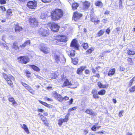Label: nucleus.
<instances>
[{"mask_svg": "<svg viewBox=\"0 0 135 135\" xmlns=\"http://www.w3.org/2000/svg\"><path fill=\"white\" fill-rule=\"evenodd\" d=\"M63 11L61 9L56 8L53 10L50 13V17L53 21H57L63 16Z\"/></svg>", "mask_w": 135, "mask_h": 135, "instance_id": "nucleus-1", "label": "nucleus"}, {"mask_svg": "<svg viewBox=\"0 0 135 135\" xmlns=\"http://www.w3.org/2000/svg\"><path fill=\"white\" fill-rule=\"evenodd\" d=\"M2 74L3 78L6 81L7 84L11 88H13L14 85L12 80L15 81V78L14 77L10 74L8 75L4 73H2Z\"/></svg>", "mask_w": 135, "mask_h": 135, "instance_id": "nucleus-2", "label": "nucleus"}, {"mask_svg": "<svg viewBox=\"0 0 135 135\" xmlns=\"http://www.w3.org/2000/svg\"><path fill=\"white\" fill-rule=\"evenodd\" d=\"M28 23L33 28L38 27L40 22L35 17H31L28 19Z\"/></svg>", "mask_w": 135, "mask_h": 135, "instance_id": "nucleus-3", "label": "nucleus"}, {"mask_svg": "<svg viewBox=\"0 0 135 135\" xmlns=\"http://www.w3.org/2000/svg\"><path fill=\"white\" fill-rule=\"evenodd\" d=\"M38 33L41 36L44 37L48 36L50 34L49 30L46 27L40 28L39 30Z\"/></svg>", "mask_w": 135, "mask_h": 135, "instance_id": "nucleus-4", "label": "nucleus"}, {"mask_svg": "<svg viewBox=\"0 0 135 135\" xmlns=\"http://www.w3.org/2000/svg\"><path fill=\"white\" fill-rule=\"evenodd\" d=\"M47 25L51 31L54 32H58L60 27L57 23L54 22H49L47 23Z\"/></svg>", "mask_w": 135, "mask_h": 135, "instance_id": "nucleus-5", "label": "nucleus"}, {"mask_svg": "<svg viewBox=\"0 0 135 135\" xmlns=\"http://www.w3.org/2000/svg\"><path fill=\"white\" fill-rule=\"evenodd\" d=\"M18 62L21 64H26L30 61V59L28 56L23 55L18 57Z\"/></svg>", "mask_w": 135, "mask_h": 135, "instance_id": "nucleus-6", "label": "nucleus"}, {"mask_svg": "<svg viewBox=\"0 0 135 135\" xmlns=\"http://www.w3.org/2000/svg\"><path fill=\"white\" fill-rule=\"evenodd\" d=\"M90 21L92 22H94V24L95 25L98 24L100 22V20H98L97 17L95 15L93 8H92L90 10Z\"/></svg>", "mask_w": 135, "mask_h": 135, "instance_id": "nucleus-7", "label": "nucleus"}, {"mask_svg": "<svg viewBox=\"0 0 135 135\" xmlns=\"http://www.w3.org/2000/svg\"><path fill=\"white\" fill-rule=\"evenodd\" d=\"M26 6L30 9H35L37 7V1L35 0L30 1L27 2Z\"/></svg>", "mask_w": 135, "mask_h": 135, "instance_id": "nucleus-8", "label": "nucleus"}, {"mask_svg": "<svg viewBox=\"0 0 135 135\" xmlns=\"http://www.w3.org/2000/svg\"><path fill=\"white\" fill-rule=\"evenodd\" d=\"M40 51L45 54H47L50 52L49 49L44 44H41L39 46Z\"/></svg>", "mask_w": 135, "mask_h": 135, "instance_id": "nucleus-9", "label": "nucleus"}, {"mask_svg": "<svg viewBox=\"0 0 135 135\" xmlns=\"http://www.w3.org/2000/svg\"><path fill=\"white\" fill-rule=\"evenodd\" d=\"M70 46L77 50H78L79 49V46L78 44V41L75 39H74L72 40Z\"/></svg>", "mask_w": 135, "mask_h": 135, "instance_id": "nucleus-10", "label": "nucleus"}, {"mask_svg": "<svg viewBox=\"0 0 135 135\" xmlns=\"http://www.w3.org/2000/svg\"><path fill=\"white\" fill-rule=\"evenodd\" d=\"M66 51L68 56L71 58L75 56V50H73L69 48L67 49Z\"/></svg>", "mask_w": 135, "mask_h": 135, "instance_id": "nucleus-11", "label": "nucleus"}, {"mask_svg": "<svg viewBox=\"0 0 135 135\" xmlns=\"http://www.w3.org/2000/svg\"><path fill=\"white\" fill-rule=\"evenodd\" d=\"M82 16L81 13H79L77 11H76L74 13L73 18L75 21H76L79 19Z\"/></svg>", "mask_w": 135, "mask_h": 135, "instance_id": "nucleus-12", "label": "nucleus"}, {"mask_svg": "<svg viewBox=\"0 0 135 135\" xmlns=\"http://www.w3.org/2000/svg\"><path fill=\"white\" fill-rule=\"evenodd\" d=\"M14 29L16 32H20L22 31L23 28L19 26L18 23H17L14 25Z\"/></svg>", "mask_w": 135, "mask_h": 135, "instance_id": "nucleus-13", "label": "nucleus"}, {"mask_svg": "<svg viewBox=\"0 0 135 135\" xmlns=\"http://www.w3.org/2000/svg\"><path fill=\"white\" fill-rule=\"evenodd\" d=\"M8 100L9 102L12 103L13 105H16L17 104V102L15 101L14 98L10 95L8 97Z\"/></svg>", "mask_w": 135, "mask_h": 135, "instance_id": "nucleus-14", "label": "nucleus"}, {"mask_svg": "<svg viewBox=\"0 0 135 135\" xmlns=\"http://www.w3.org/2000/svg\"><path fill=\"white\" fill-rule=\"evenodd\" d=\"M5 15L6 17L8 18L10 16H12L13 15L12 10L11 9H7L6 11Z\"/></svg>", "mask_w": 135, "mask_h": 135, "instance_id": "nucleus-15", "label": "nucleus"}, {"mask_svg": "<svg viewBox=\"0 0 135 135\" xmlns=\"http://www.w3.org/2000/svg\"><path fill=\"white\" fill-rule=\"evenodd\" d=\"M31 44V41L30 40L26 41L24 43L20 45V47L22 49H24L26 46L28 45H30Z\"/></svg>", "mask_w": 135, "mask_h": 135, "instance_id": "nucleus-16", "label": "nucleus"}, {"mask_svg": "<svg viewBox=\"0 0 135 135\" xmlns=\"http://www.w3.org/2000/svg\"><path fill=\"white\" fill-rule=\"evenodd\" d=\"M12 48L15 50H18L19 49V47L18 46V42L16 41H15L13 44Z\"/></svg>", "mask_w": 135, "mask_h": 135, "instance_id": "nucleus-17", "label": "nucleus"}, {"mask_svg": "<svg viewBox=\"0 0 135 135\" xmlns=\"http://www.w3.org/2000/svg\"><path fill=\"white\" fill-rule=\"evenodd\" d=\"M28 66L35 71L38 72L40 71V69L39 68L35 65H29Z\"/></svg>", "mask_w": 135, "mask_h": 135, "instance_id": "nucleus-18", "label": "nucleus"}, {"mask_svg": "<svg viewBox=\"0 0 135 135\" xmlns=\"http://www.w3.org/2000/svg\"><path fill=\"white\" fill-rule=\"evenodd\" d=\"M71 85V81H70L69 80L67 79H64V83L63 84V86H68Z\"/></svg>", "mask_w": 135, "mask_h": 135, "instance_id": "nucleus-19", "label": "nucleus"}, {"mask_svg": "<svg viewBox=\"0 0 135 135\" xmlns=\"http://www.w3.org/2000/svg\"><path fill=\"white\" fill-rule=\"evenodd\" d=\"M79 6V4L76 2H74L71 5L72 9L73 11H75L77 9Z\"/></svg>", "mask_w": 135, "mask_h": 135, "instance_id": "nucleus-20", "label": "nucleus"}, {"mask_svg": "<svg viewBox=\"0 0 135 135\" xmlns=\"http://www.w3.org/2000/svg\"><path fill=\"white\" fill-rule=\"evenodd\" d=\"M25 88L32 94H34L35 91L29 85H27Z\"/></svg>", "mask_w": 135, "mask_h": 135, "instance_id": "nucleus-21", "label": "nucleus"}, {"mask_svg": "<svg viewBox=\"0 0 135 135\" xmlns=\"http://www.w3.org/2000/svg\"><path fill=\"white\" fill-rule=\"evenodd\" d=\"M54 59L56 63L58 64L60 62V57L59 55L55 54L54 56Z\"/></svg>", "mask_w": 135, "mask_h": 135, "instance_id": "nucleus-22", "label": "nucleus"}, {"mask_svg": "<svg viewBox=\"0 0 135 135\" xmlns=\"http://www.w3.org/2000/svg\"><path fill=\"white\" fill-rule=\"evenodd\" d=\"M38 101L40 103L47 107L50 108L52 107V105L48 104L46 102H43L40 100H39Z\"/></svg>", "mask_w": 135, "mask_h": 135, "instance_id": "nucleus-23", "label": "nucleus"}, {"mask_svg": "<svg viewBox=\"0 0 135 135\" xmlns=\"http://www.w3.org/2000/svg\"><path fill=\"white\" fill-rule=\"evenodd\" d=\"M62 97V96L60 94H58L57 93L55 94V98L59 102H61Z\"/></svg>", "mask_w": 135, "mask_h": 135, "instance_id": "nucleus-24", "label": "nucleus"}, {"mask_svg": "<svg viewBox=\"0 0 135 135\" xmlns=\"http://www.w3.org/2000/svg\"><path fill=\"white\" fill-rule=\"evenodd\" d=\"M60 38V42H66L68 41L67 37L64 35H61Z\"/></svg>", "mask_w": 135, "mask_h": 135, "instance_id": "nucleus-25", "label": "nucleus"}, {"mask_svg": "<svg viewBox=\"0 0 135 135\" xmlns=\"http://www.w3.org/2000/svg\"><path fill=\"white\" fill-rule=\"evenodd\" d=\"M115 68H113L111 69L109 71L108 73V75L109 76H111L113 75L115 73Z\"/></svg>", "mask_w": 135, "mask_h": 135, "instance_id": "nucleus-26", "label": "nucleus"}, {"mask_svg": "<svg viewBox=\"0 0 135 135\" xmlns=\"http://www.w3.org/2000/svg\"><path fill=\"white\" fill-rule=\"evenodd\" d=\"M70 115V114L69 113H68L65 116L64 118H61V120H62L63 123L65 122H66L68 121L69 119V116Z\"/></svg>", "mask_w": 135, "mask_h": 135, "instance_id": "nucleus-27", "label": "nucleus"}, {"mask_svg": "<svg viewBox=\"0 0 135 135\" xmlns=\"http://www.w3.org/2000/svg\"><path fill=\"white\" fill-rule=\"evenodd\" d=\"M84 69V67L83 66H81L79 68H78L76 71L77 74H80L82 73Z\"/></svg>", "mask_w": 135, "mask_h": 135, "instance_id": "nucleus-28", "label": "nucleus"}, {"mask_svg": "<svg viewBox=\"0 0 135 135\" xmlns=\"http://www.w3.org/2000/svg\"><path fill=\"white\" fill-rule=\"evenodd\" d=\"M42 121L43 122L44 124L46 126L49 127V123L48 121V120L47 118L42 119Z\"/></svg>", "mask_w": 135, "mask_h": 135, "instance_id": "nucleus-29", "label": "nucleus"}, {"mask_svg": "<svg viewBox=\"0 0 135 135\" xmlns=\"http://www.w3.org/2000/svg\"><path fill=\"white\" fill-rule=\"evenodd\" d=\"M61 35H57L54 36V40L57 42H60Z\"/></svg>", "mask_w": 135, "mask_h": 135, "instance_id": "nucleus-30", "label": "nucleus"}, {"mask_svg": "<svg viewBox=\"0 0 135 135\" xmlns=\"http://www.w3.org/2000/svg\"><path fill=\"white\" fill-rule=\"evenodd\" d=\"M71 58V61L72 63L74 65H76L78 62V60L77 57H76L74 58Z\"/></svg>", "mask_w": 135, "mask_h": 135, "instance_id": "nucleus-31", "label": "nucleus"}, {"mask_svg": "<svg viewBox=\"0 0 135 135\" xmlns=\"http://www.w3.org/2000/svg\"><path fill=\"white\" fill-rule=\"evenodd\" d=\"M22 128L27 133H29L28 128L25 124H23V126L22 127Z\"/></svg>", "mask_w": 135, "mask_h": 135, "instance_id": "nucleus-32", "label": "nucleus"}, {"mask_svg": "<svg viewBox=\"0 0 135 135\" xmlns=\"http://www.w3.org/2000/svg\"><path fill=\"white\" fill-rule=\"evenodd\" d=\"M85 112H86L87 114L93 116L95 115V113L93 112L92 110L87 109Z\"/></svg>", "mask_w": 135, "mask_h": 135, "instance_id": "nucleus-33", "label": "nucleus"}, {"mask_svg": "<svg viewBox=\"0 0 135 135\" xmlns=\"http://www.w3.org/2000/svg\"><path fill=\"white\" fill-rule=\"evenodd\" d=\"M90 5V3L87 1H85V9H88Z\"/></svg>", "mask_w": 135, "mask_h": 135, "instance_id": "nucleus-34", "label": "nucleus"}, {"mask_svg": "<svg viewBox=\"0 0 135 135\" xmlns=\"http://www.w3.org/2000/svg\"><path fill=\"white\" fill-rule=\"evenodd\" d=\"M96 6L98 7H102L103 6V4L102 2L100 1H98L95 3Z\"/></svg>", "mask_w": 135, "mask_h": 135, "instance_id": "nucleus-35", "label": "nucleus"}, {"mask_svg": "<svg viewBox=\"0 0 135 135\" xmlns=\"http://www.w3.org/2000/svg\"><path fill=\"white\" fill-rule=\"evenodd\" d=\"M98 86L100 88H106V86L103 85L100 82H98Z\"/></svg>", "mask_w": 135, "mask_h": 135, "instance_id": "nucleus-36", "label": "nucleus"}, {"mask_svg": "<svg viewBox=\"0 0 135 135\" xmlns=\"http://www.w3.org/2000/svg\"><path fill=\"white\" fill-rule=\"evenodd\" d=\"M127 53L130 55H133L135 54L134 51L133 50H127Z\"/></svg>", "mask_w": 135, "mask_h": 135, "instance_id": "nucleus-37", "label": "nucleus"}, {"mask_svg": "<svg viewBox=\"0 0 135 135\" xmlns=\"http://www.w3.org/2000/svg\"><path fill=\"white\" fill-rule=\"evenodd\" d=\"M106 91L105 90H102L99 91L98 94L100 95H104Z\"/></svg>", "mask_w": 135, "mask_h": 135, "instance_id": "nucleus-38", "label": "nucleus"}, {"mask_svg": "<svg viewBox=\"0 0 135 135\" xmlns=\"http://www.w3.org/2000/svg\"><path fill=\"white\" fill-rule=\"evenodd\" d=\"M94 50V49L93 48L91 47L86 51V54H90Z\"/></svg>", "mask_w": 135, "mask_h": 135, "instance_id": "nucleus-39", "label": "nucleus"}, {"mask_svg": "<svg viewBox=\"0 0 135 135\" xmlns=\"http://www.w3.org/2000/svg\"><path fill=\"white\" fill-rule=\"evenodd\" d=\"M25 73L26 74V75L28 78H29L30 77L31 73L28 70H26L25 71Z\"/></svg>", "mask_w": 135, "mask_h": 135, "instance_id": "nucleus-40", "label": "nucleus"}, {"mask_svg": "<svg viewBox=\"0 0 135 135\" xmlns=\"http://www.w3.org/2000/svg\"><path fill=\"white\" fill-rule=\"evenodd\" d=\"M77 108V107H73L72 108H70L68 110V113H69L72 110H75Z\"/></svg>", "mask_w": 135, "mask_h": 135, "instance_id": "nucleus-41", "label": "nucleus"}, {"mask_svg": "<svg viewBox=\"0 0 135 135\" xmlns=\"http://www.w3.org/2000/svg\"><path fill=\"white\" fill-rule=\"evenodd\" d=\"M104 30H100L99 31L97 34V35L98 36H100L102 35H103V33L104 32Z\"/></svg>", "mask_w": 135, "mask_h": 135, "instance_id": "nucleus-42", "label": "nucleus"}, {"mask_svg": "<svg viewBox=\"0 0 135 135\" xmlns=\"http://www.w3.org/2000/svg\"><path fill=\"white\" fill-rule=\"evenodd\" d=\"M58 121V125L59 126H61L62 125L63 122L62 120H61V118L59 119Z\"/></svg>", "mask_w": 135, "mask_h": 135, "instance_id": "nucleus-43", "label": "nucleus"}, {"mask_svg": "<svg viewBox=\"0 0 135 135\" xmlns=\"http://www.w3.org/2000/svg\"><path fill=\"white\" fill-rule=\"evenodd\" d=\"M38 115H39V116H40L41 120H42V119H44L46 118V117H45L41 113H39L38 114Z\"/></svg>", "mask_w": 135, "mask_h": 135, "instance_id": "nucleus-44", "label": "nucleus"}, {"mask_svg": "<svg viewBox=\"0 0 135 135\" xmlns=\"http://www.w3.org/2000/svg\"><path fill=\"white\" fill-rule=\"evenodd\" d=\"M69 99V97L66 96H65L64 97H62L61 102L62 101H66L68 100Z\"/></svg>", "mask_w": 135, "mask_h": 135, "instance_id": "nucleus-45", "label": "nucleus"}, {"mask_svg": "<svg viewBox=\"0 0 135 135\" xmlns=\"http://www.w3.org/2000/svg\"><path fill=\"white\" fill-rule=\"evenodd\" d=\"M128 64L130 65H132V59L131 58H128L127 59Z\"/></svg>", "mask_w": 135, "mask_h": 135, "instance_id": "nucleus-46", "label": "nucleus"}, {"mask_svg": "<svg viewBox=\"0 0 135 135\" xmlns=\"http://www.w3.org/2000/svg\"><path fill=\"white\" fill-rule=\"evenodd\" d=\"M129 91L130 92H133L134 91H135V86H132L129 89Z\"/></svg>", "mask_w": 135, "mask_h": 135, "instance_id": "nucleus-47", "label": "nucleus"}, {"mask_svg": "<svg viewBox=\"0 0 135 135\" xmlns=\"http://www.w3.org/2000/svg\"><path fill=\"white\" fill-rule=\"evenodd\" d=\"M0 8L2 11L3 12H4L6 11V9L5 7L3 6H0Z\"/></svg>", "mask_w": 135, "mask_h": 135, "instance_id": "nucleus-48", "label": "nucleus"}, {"mask_svg": "<svg viewBox=\"0 0 135 135\" xmlns=\"http://www.w3.org/2000/svg\"><path fill=\"white\" fill-rule=\"evenodd\" d=\"M98 94H97V93H95L93 94V95L94 98L96 99L98 98H99V96Z\"/></svg>", "mask_w": 135, "mask_h": 135, "instance_id": "nucleus-49", "label": "nucleus"}, {"mask_svg": "<svg viewBox=\"0 0 135 135\" xmlns=\"http://www.w3.org/2000/svg\"><path fill=\"white\" fill-rule=\"evenodd\" d=\"M6 1L5 0H0V3L1 4H4L6 3Z\"/></svg>", "mask_w": 135, "mask_h": 135, "instance_id": "nucleus-50", "label": "nucleus"}, {"mask_svg": "<svg viewBox=\"0 0 135 135\" xmlns=\"http://www.w3.org/2000/svg\"><path fill=\"white\" fill-rule=\"evenodd\" d=\"M73 99L72 98H71L70 99L68 103H69V105H71L72 104L73 102Z\"/></svg>", "mask_w": 135, "mask_h": 135, "instance_id": "nucleus-51", "label": "nucleus"}, {"mask_svg": "<svg viewBox=\"0 0 135 135\" xmlns=\"http://www.w3.org/2000/svg\"><path fill=\"white\" fill-rule=\"evenodd\" d=\"M91 129L92 131H96V127L93 125L91 128Z\"/></svg>", "mask_w": 135, "mask_h": 135, "instance_id": "nucleus-52", "label": "nucleus"}, {"mask_svg": "<svg viewBox=\"0 0 135 135\" xmlns=\"http://www.w3.org/2000/svg\"><path fill=\"white\" fill-rule=\"evenodd\" d=\"M111 51L110 50H105V51H103L102 53L103 54H106V53H109Z\"/></svg>", "mask_w": 135, "mask_h": 135, "instance_id": "nucleus-53", "label": "nucleus"}, {"mask_svg": "<svg viewBox=\"0 0 135 135\" xmlns=\"http://www.w3.org/2000/svg\"><path fill=\"white\" fill-rule=\"evenodd\" d=\"M123 112V111H120L119 114V116L120 117H121L123 115L122 114V113Z\"/></svg>", "mask_w": 135, "mask_h": 135, "instance_id": "nucleus-54", "label": "nucleus"}, {"mask_svg": "<svg viewBox=\"0 0 135 135\" xmlns=\"http://www.w3.org/2000/svg\"><path fill=\"white\" fill-rule=\"evenodd\" d=\"M21 84H22V85L25 87L26 86L28 85L25 83H24L22 82H21Z\"/></svg>", "mask_w": 135, "mask_h": 135, "instance_id": "nucleus-55", "label": "nucleus"}, {"mask_svg": "<svg viewBox=\"0 0 135 135\" xmlns=\"http://www.w3.org/2000/svg\"><path fill=\"white\" fill-rule=\"evenodd\" d=\"M44 110L42 109H37V111L41 113H43L44 112Z\"/></svg>", "mask_w": 135, "mask_h": 135, "instance_id": "nucleus-56", "label": "nucleus"}, {"mask_svg": "<svg viewBox=\"0 0 135 135\" xmlns=\"http://www.w3.org/2000/svg\"><path fill=\"white\" fill-rule=\"evenodd\" d=\"M110 31V30L109 28H108L106 30V32L108 34H109Z\"/></svg>", "mask_w": 135, "mask_h": 135, "instance_id": "nucleus-57", "label": "nucleus"}, {"mask_svg": "<svg viewBox=\"0 0 135 135\" xmlns=\"http://www.w3.org/2000/svg\"><path fill=\"white\" fill-rule=\"evenodd\" d=\"M125 69L123 67L120 66V70L121 71H124V70Z\"/></svg>", "mask_w": 135, "mask_h": 135, "instance_id": "nucleus-58", "label": "nucleus"}, {"mask_svg": "<svg viewBox=\"0 0 135 135\" xmlns=\"http://www.w3.org/2000/svg\"><path fill=\"white\" fill-rule=\"evenodd\" d=\"M134 81H133V80H131L130 81V82H129V86H131L132 84V83Z\"/></svg>", "mask_w": 135, "mask_h": 135, "instance_id": "nucleus-59", "label": "nucleus"}, {"mask_svg": "<svg viewBox=\"0 0 135 135\" xmlns=\"http://www.w3.org/2000/svg\"><path fill=\"white\" fill-rule=\"evenodd\" d=\"M119 7L121 8V7H122V2L121 1V0H119Z\"/></svg>", "mask_w": 135, "mask_h": 135, "instance_id": "nucleus-60", "label": "nucleus"}, {"mask_svg": "<svg viewBox=\"0 0 135 135\" xmlns=\"http://www.w3.org/2000/svg\"><path fill=\"white\" fill-rule=\"evenodd\" d=\"M88 47V44L85 43V49H87Z\"/></svg>", "mask_w": 135, "mask_h": 135, "instance_id": "nucleus-61", "label": "nucleus"}, {"mask_svg": "<svg viewBox=\"0 0 135 135\" xmlns=\"http://www.w3.org/2000/svg\"><path fill=\"white\" fill-rule=\"evenodd\" d=\"M94 76L97 77L98 78H99V75L98 74H96L95 76L94 75L92 77H93Z\"/></svg>", "mask_w": 135, "mask_h": 135, "instance_id": "nucleus-62", "label": "nucleus"}, {"mask_svg": "<svg viewBox=\"0 0 135 135\" xmlns=\"http://www.w3.org/2000/svg\"><path fill=\"white\" fill-rule=\"evenodd\" d=\"M110 11H106L105 12L104 14L106 15H107L109 13Z\"/></svg>", "mask_w": 135, "mask_h": 135, "instance_id": "nucleus-63", "label": "nucleus"}, {"mask_svg": "<svg viewBox=\"0 0 135 135\" xmlns=\"http://www.w3.org/2000/svg\"><path fill=\"white\" fill-rule=\"evenodd\" d=\"M85 73L86 74H89V70H86L85 71Z\"/></svg>", "mask_w": 135, "mask_h": 135, "instance_id": "nucleus-64", "label": "nucleus"}]
</instances>
